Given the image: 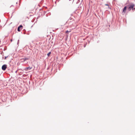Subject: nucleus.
I'll use <instances>...</instances> for the list:
<instances>
[{
    "label": "nucleus",
    "mask_w": 135,
    "mask_h": 135,
    "mask_svg": "<svg viewBox=\"0 0 135 135\" xmlns=\"http://www.w3.org/2000/svg\"><path fill=\"white\" fill-rule=\"evenodd\" d=\"M126 9H123L122 11V13L123 14H124L126 13Z\"/></svg>",
    "instance_id": "obj_5"
},
{
    "label": "nucleus",
    "mask_w": 135,
    "mask_h": 135,
    "mask_svg": "<svg viewBox=\"0 0 135 135\" xmlns=\"http://www.w3.org/2000/svg\"><path fill=\"white\" fill-rule=\"evenodd\" d=\"M51 54V52H49L47 54V55L48 56H49Z\"/></svg>",
    "instance_id": "obj_8"
},
{
    "label": "nucleus",
    "mask_w": 135,
    "mask_h": 135,
    "mask_svg": "<svg viewBox=\"0 0 135 135\" xmlns=\"http://www.w3.org/2000/svg\"><path fill=\"white\" fill-rule=\"evenodd\" d=\"M32 68V67H28L26 68H25V69H24L25 70L27 71L28 70H30Z\"/></svg>",
    "instance_id": "obj_3"
},
{
    "label": "nucleus",
    "mask_w": 135,
    "mask_h": 135,
    "mask_svg": "<svg viewBox=\"0 0 135 135\" xmlns=\"http://www.w3.org/2000/svg\"><path fill=\"white\" fill-rule=\"evenodd\" d=\"M20 28L19 27L17 28V30L19 32L21 30V29H20Z\"/></svg>",
    "instance_id": "obj_6"
},
{
    "label": "nucleus",
    "mask_w": 135,
    "mask_h": 135,
    "mask_svg": "<svg viewBox=\"0 0 135 135\" xmlns=\"http://www.w3.org/2000/svg\"><path fill=\"white\" fill-rule=\"evenodd\" d=\"M68 32V31H67L66 32V33H67V32Z\"/></svg>",
    "instance_id": "obj_12"
},
{
    "label": "nucleus",
    "mask_w": 135,
    "mask_h": 135,
    "mask_svg": "<svg viewBox=\"0 0 135 135\" xmlns=\"http://www.w3.org/2000/svg\"><path fill=\"white\" fill-rule=\"evenodd\" d=\"M23 60L24 61H25L26 60H28L29 59L28 58H25L23 59Z\"/></svg>",
    "instance_id": "obj_7"
},
{
    "label": "nucleus",
    "mask_w": 135,
    "mask_h": 135,
    "mask_svg": "<svg viewBox=\"0 0 135 135\" xmlns=\"http://www.w3.org/2000/svg\"><path fill=\"white\" fill-rule=\"evenodd\" d=\"M105 5L108 6V8H110L109 7V4H105Z\"/></svg>",
    "instance_id": "obj_9"
},
{
    "label": "nucleus",
    "mask_w": 135,
    "mask_h": 135,
    "mask_svg": "<svg viewBox=\"0 0 135 135\" xmlns=\"http://www.w3.org/2000/svg\"><path fill=\"white\" fill-rule=\"evenodd\" d=\"M7 65H3L2 67V69L3 70H5L7 68Z\"/></svg>",
    "instance_id": "obj_2"
},
{
    "label": "nucleus",
    "mask_w": 135,
    "mask_h": 135,
    "mask_svg": "<svg viewBox=\"0 0 135 135\" xmlns=\"http://www.w3.org/2000/svg\"><path fill=\"white\" fill-rule=\"evenodd\" d=\"M127 8H135V5L133 3H130L127 5Z\"/></svg>",
    "instance_id": "obj_1"
},
{
    "label": "nucleus",
    "mask_w": 135,
    "mask_h": 135,
    "mask_svg": "<svg viewBox=\"0 0 135 135\" xmlns=\"http://www.w3.org/2000/svg\"><path fill=\"white\" fill-rule=\"evenodd\" d=\"M78 8H84V7L83 4H81L78 7Z\"/></svg>",
    "instance_id": "obj_4"
},
{
    "label": "nucleus",
    "mask_w": 135,
    "mask_h": 135,
    "mask_svg": "<svg viewBox=\"0 0 135 135\" xmlns=\"http://www.w3.org/2000/svg\"><path fill=\"white\" fill-rule=\"evenodd\" d=\"M19 27H20V28H21V27H22L23 26L22 25H20L19 26Z\"/></svg>",
    "instance_id": "obj_10"
},
{
    "label": "nucleus",
    "mask_w": 135,
    "mask_h": 135,
    "mask_svg": "<svg viewBox=\"0 0 135 135\" xmlns=\"http://www.w3.org/2000/svg\"><path fill=\"white\" fill-rule=\"evenodd\" d=\"M89 11V9H88V11Z\"/></svg>",
    "instance_id": "obj_14"
},
{
    "label": "nucleus",
    "mask_w": 135,
    "mask_h": 135,
    "mask_svg": "<svg viewBox=\"0 0 135 135\" xmlns=\"http://www.w3.org/2000/svg\"><path fill=\"white\" fill-rule=\"evenodd\" d=\"M41 9H40V10H41Z\"/></svg>",
    "instance_id": "obj_13"
},
{
    "label": "nucleus",
    "mask_w": 135,
    "mask_h": 135,
    "mask_svg": "<svg viewBox=\"0 0 135 135\" xmlns=\"http://www.w3.org/2000/svg\"><path fill=\"white\" fill-rule=\"evenodd\" d=\"M127 6H125L123 8H127Z\"/></svg>",
    "instance_id": "obj_11"
}]
</instances>
